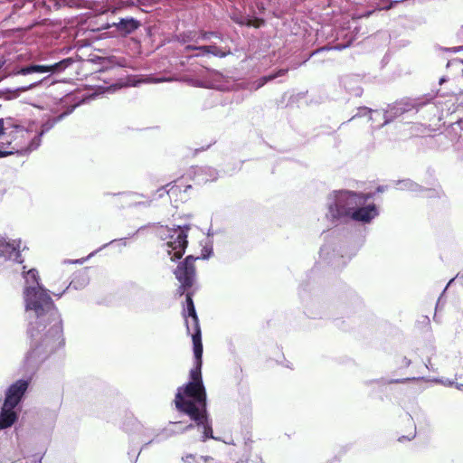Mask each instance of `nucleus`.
Here are the masks:
<instances>
[{
	"instance_id": "0eeeda50",
	"label": "nucleus",
	"mask_w": 463,
	"mask_h": 463,
	"mask_svg": "<svg viewBox=\"0 0 463 463\" xmlns=\"http://www.w3.org/2000/svg\"><path fill=\"white\" fill-rule=\"evenodd\" d=\"M29 384L30 379H19L10 384L5 392L4 402L6 406L16 408L22 402Z\"/></svg>"
},
{
	"instance_id": "79ce46f5",
	"label": "nucleus",
	"mask_w": 463,
	"mask_h": 463,
	"mask_svg": "<svg viewBox=\"0 0 463 463\" xmlns=\"http://www.w3.org/2000/svg\"><path fill=\"white\" fill-rule=\"evenodd\" d=\"M433 320H434V321H436V322H439V321L437 319L436 314L434 315Z\"/></svg>"
},
{
	"instance_id": "39448f33",
	"label": "nucleus",
	"mask_w": 463,
	"mask_h": 463,
	"mask_svg": "<svg viewBox=\"0 0 463 463\" xmlns=\"http://www.w3.org/2000/svg\"><path fill=\"white\" fill-rule=\"evenodd\" d=\"M175 404L179 411L187 414L196 422L197 426L203 428V441H205L207 439H214L212 423L206 412V402H204L203 407L192 402L184 403L181 402V394L178 393L175 399Z\"/></svg>"
},
{
	"instance_id": "72a5a7b5",
	"label": "nucleus",
	"mask_w": 463,
	"mask_h": 463,
	"mask_svg": "<svg viewBox=\"0 0 463 463\" xmlns=\"http://www.w3.org/2000/svg\"><path fill=\"white\" fill-rule=\"evenodd\" d=\"M267 82L263 81V77L259 80L258 88L264 86Z\"/></svg>"
},
{
	"instance_id": "a19ab883",
	"label": "nucleus",
	"mask_w": 463,
	"mask_h": 463,
	"mask_svg": "<svg viewBox=\"0 0 463 463\" xmlns=\"http://www.w3.org/2000/svg\"><path fill=\"white\" fill-rule=\"evenodd\" d=\"M210 252H211V251H209L207 254H203L202 258H203V259H206V258L209 256Z\"/></svg>"
},
{
	"instance_id": "7ed1b4c3",
	"label": "nucleus",
	"mask_w": 463,
	"mask_h": 463,
	"mask_svg": "<svg viewBox=\"0 0 463 463\" xmlns=\"http://www.w3.org/2000/svg\"><path fill=\"white\" fill-rule=\"evenodd\" d=\"M1 137L5 138L3 143L5 148L12 150V155L32 150L39 146V143L34 145L32 130L22 120L14 117L0 118Z\"/></svg>"
},
{
	"instance_id": "cd10ccee",
	"label": "nucleus",
	"mask_w": 463,
	"mask_h": 463,
	"mask_svg": "<svg viewBox=\"0 0 463 463\" xmlns=\"http://www.w3.org/2000/svg\"><path fill=\"white\" fill-rule=\"evenodd\" d=\"M194 454H186L184 455L183 458H182V460L184 462V463H189L190 462V459H194Z\"/></svg>"
},
{
	"instance_id": "2f4dec72",
	"label": "nucleus",
	"mask_w": 463,
	"mask_h": 463,
	"mask_svg": "<svg viewBox=\"0 0 463 463\" xmlns=\"http://www.w3.org/2000/svg\"><path fill=\"white\" fill-rule=\"evenodd\" d=\"M415 437V432L411 436V437H405V436H402L399 439L400 441L403 440V439H408V440H411L413 438Z\"/></svg>"
},
{
	"instance_id": "393cba45",
	"label": "nucleus",
	"mask_w": 463,
	"mask_h": 463,
	"mask_svg": "<svg viewBox=\"0 0 463 463\" xmlns=\"http://www.w3.org/2000/svg\"><path fill=\"white\" fill-rule=\"evenodd\" d=\"M233 21L235 23H237L238 24H241V25H246L247 26V23H248V16H241V17H233L232 18Z\"/></svg>"
},
{
	"instance_id": "412c9836",
	"label": "nucleus",
	"mask_w": 463,
	"mask_h": 463,
	"mask_svg": "<svg viewBox=\"0 0 463 463\" xmlns=\"http://www.w3.org/2000/svg\"><path fill=\"white\" fill-rule=\"evenodd\" d=\"M216 37L218 39H222V35L218 33H215V32H206V31H200V37L203 39V40H208L210 39V37Z\"/></svg>"
},
{
	"instance_id": "ea45409f",
	"label": "nucleus",
	"mask_w": 463,
	"mask_h": 463,
	"mask_svg": "<svg viewBox=\"0 0 463 463\" xmlns=\"http://www.w3.org/2000/svg\"><path fill=\"white\" fill-rule=\"evenodd\" d=\"M454 280H455V279H451V280L447 284V286L445 287V288H444V289H448V288L451 286V284L454 282Z\"/></svg>"
},
{
	"instance_id": "a18cd8bd",
	"label": "nucleus",
	"mask_w": 463,
	"mask_h": 463,
	"mask_svg": "<svg viewBox=\"0 0 463 463\" xmlns=\"http://www.w3.org/2000/svg\"><path fill=\"white\" fill-rule=\"evenodd\" d=\"M62 294H55L56 297L61 298Z\"/></svg>"
},
{
	"instance_id": "4be33fe9",
	"label": "nucleus",
	"mask_w": 463,
	"mask_h": 463,
	"mask_svg": "<svg viewBox=\"0 0 463 463\" xmlns=\"http://www.w3.org/2000/svg\"><path fill=\"white\" fill-rule=\"evenodd\" d=\"M398 104L401 105V109L403 111V113L409 112L414 109V105L411 102L400 101V102H398Z\"/></svg>"
},
{
	"instance_id": "1a4fd4ad",
	"label": "nucleus",
	"mask_w": 463,
	"mask_h": 463,
	"mask_svg": "<svg viewBox=\"0 0 463 463\" xmlns=\"http://www.w3.org/2000/svg\"><path fill=\"white\" fill-rule=\"evenodd\" d=\"M73 63V60L71 58L63 59L62 61L56 62L52 65H28L25 67H22L17 71H14V75H27L30 73L39 72H54L63 71L68 66Z\"/></svg>"
},
{
	"instance_id": "a211bd4d",
	"label": "nucleus",
	"mask_w": 463,
	"mask_h": 463,
	"mask_svg": "<svg viewBox=\"0 0 463 463\" xmlns=\"http://www.w3.org/2000/svg\"><path fill=\"white\" fill-rule=\"evenodd\" d=\"M16 250L18 251L14 243L6 242L5 240L0 239V252L2 254H11Z\"/></svg>"
},
{
	"instance_id": "c9c22d12",
	"label": "nucleus",
	"mask_w": 463,
	"mask_h": 463,
	"mask_svg": "<svg viewBox=\"0 0 463 463\" xmlns=\"http://www.w3.org/2000/svg\"><path fill=\"white\" fill-rule=\"evenodd\" d=\"M455 383H454L453 381H449V380H448V381H446V382L444 383V384H445V385H448V386H453V385L455 386Z\"/></svg>"
},
{
	"instance_id": "f03ea898",
	"label": "nucleus",
	"mask_w": 463,
	"mask_h": 463,
	"mask_svg": "<svg viewBox=\"0 0 463 463\" xmlns=\"http://www.w3.org/2000/svg\"><path fill=\"white\" fill-rule=\"evenodd\" d=\"M194 293V291H186L182 315L184 319L186 332L193 341L194 365L190 371V382L179 387L175 396L180 393L182 402H192L203 407L204 402H206V391L203 383L201 373L203 348L202 343V330L193 299Z\"/></svg>"
},
{
	"instance_id": "49530a36",
	"label": "nucleus",
	"mask_w": 463,
	"mask_h": 463,
	"mask_svg": "<svg viewBox=\"0 0 463 463\" xmlns=\"http://www.w3.org/2000/svg\"><path fill=\"white\" fill-rule=\"evenodd\" d=\"M71 287V283H70V285H68L67 289H69Z\"/></svg>"
},
{
	"instance_id": "dca6fc26",
	"label": "nucleus",
	"mask_w": 463,
	"mask_h": 463,
	"mask_svg": "<svg viewBox=\"0 0 463 463\" xmlns=\"http://www.w3.org/2000/svg\"><path fill=\"white\" fill-rule=\"evenodd\" d=\"M410 380H411L410 378H405V379H385V378H380V379H374V380L367 381L365 383L367 385L375 383V384H377L379 386H383V385L392 384V383H405V382H408Z\"/></svg>"
},
{
	"instance_id": "5701e85b",
	"label": "nucleus",
	"mask_w": 463,
	"mask_h": 463,
	"mask_svg": "<svg viewBox=\"0 0 463 463\" xmlns=\"http://www.w3.org/2000/svg\"><path fill=\"white\" fill-rule=\"evenodd\" d=\"M12 155V150L5 148L3 142L0 144V158Z\"/></svg>"
},
{
	"instance_id": "a878e982",
	"label": "nucleus",
	"mask_w": 463,
	"mask_h": 463,
	"mask_svg": "<svg viewBox=\"0 0 463 463\" xmlns=\"http://www.w3.org/2000/svg\"><path fill=\"white\" fill-rule=\"evenodd\" d=\"M277 78V75H275V73H271L269 75H267V76H263V81L264 82H269L270 80H273Z\"/></svg>"
},
{
	"instance_id": "c03bdc74",
	"label": "nucleus",
	"mask_w": 463,
	"mask_h": 463,
	"mask_svg": "<svg viewBox=\"0 0 463 463\" xmlns=\"http://www.w3.org/2000/svg\"><path fill=\"white\" fill-rule=\"evenodd\" d=\"M40 136H42V133H39V136L37 137L38 141L40 140ZM34 138H36V137Z\"/></svg>"
},
{
	"instance_id": "f257e3e1",
	"label": "nucleus",
	"mask_w": 463,
	"mask_h": 463,
	"mask_svg": "<svg viewBox=\"0 0 463 463\" xmlns=\"http://www.w3.org/2000/svg\"><path fill=\"white\" fill-rule=\"evenodd\" d=\"M30 350L24 362L35 368L64 345L62 320L48 291H24Z\"/></svg>"
},
{
	"instance_id": "6e6552de",
	"label": "nucleus",
	"mask_w": 463,
	"mask_h": 463,
	"mask_svg": "<svg viewBox=\"0 0 463 463\" xmlns=\"http://www.w3.org/2000/svg\"><path fill=\"white\" fill-rule=\"evenodd\" d=\"M447 67L450 75L441 78L439 83L451 81L455 94H463V60H453L448 62Z\"/></svg>"
},
{
	"instance_id": "f704fd0d",
	"label": "nucleus",
	"mask_w": 463,
	"mask_h": 463,
	"mask_svg": "<svg viewBox=\"0 0 463 463\" xmlns=\"http://www.w3.org/2000/svg\"><path fill=\"white\" fill-rule=\"evenodd\" d=\"M455 387H456L458 390H459V391L463 392V383H455Z\"/></svg>"
},
{
	"instance_id": "423d86ee",
	"label": "nucleus",
	"mask_w": 463,
	"mask_h": 463,
	"mask_svg": "<svg viewBox=\"0 0 463 463\" xmlns=\"http://www.w3.org/2000/svg\"><path fill=\"white\" fill-rule=\"evenodd\" d=\"M200 257L194 258L193 255H189L184 259V261L180 263L175 270L176 279L181 283V287L184 288H192L195 280V260Z\"/></svg>"
},
{
	"instance_id": "9b49d317",
	"label": "nucleus",
	"mask_w": 463,
	"mask_h": 463,
	"mask_svg": "<svg viewBox=\"0 0 463 463\" xmlns=\"http://www.w3.org/2000/svg\"><path fill=\"white\" fill-rule=\"evenodd\" d=\"M181 421H169L168 425L156 434L154 440L161 441L163 439H167L173 436L184 433L188 430L194 428L193 424H188L184 427L180 426Z\"/></svg>"
},
{
	"instance_id": "aec40b11",
	"label": "nucleus",
	"mask_w": 463,
	"mask_h": 463,
	"mask_svg": "<svg viewBox=\"0 0 463 463\" xmlns=\"http://www.w3.org/2000/svg\"><path fill=\"white\" fill-rule=\"evenodd\" d=\"M264 20L261 19V18H250L248 17V23H247V26H252V27H255V28H259L260 27L261 25L264 24Z\"/></svg>"
},
{
	"instance_id": "ddd939ff",
	"label": "nucleus",
	"mask_w": 463,
	"mask_h": 463,
	"mask_svg": "<svg viewBox=\"0 0 463 463\" xmlns=\"http://www.w3.org/2000/svg\"><path fill=\"white\" fill-rule=\"evenodd\" d=\"M24 289H45L42 282L39 271L36 269H30L24 271Z\"/></svg>"
},
{
	"instance_id": "4468645a",
	"label": "nucleus",
	"mask_w": 463,
	"mask_h": 463,
	"mask_svg": "<svg viewBox=\"0 0 463 463\" xmlns=\"http://www.w3.org/2000/svg\"><path fill=\"white\" fill-rule=\"evenodd\" d=\"M114 25L121 34L127 35L136 31L140 26V23L134 18L120 19V21L118 24H114Z\"/></svg>"
},
{
	"instance_id": "e433bc0d",
	"label": "nucleus",
	"mask_w": 463,
	"mask_h": 463,
	"mask_svg": "<svg viewBox=\"0 0 463 463\" xmlns=\"http://www.w3.org/2000/svg\"><path fill=\"white\" fill-rule=\"evenodd\" d=\"M403 364H404L405 366H409L411 364V360L406 358V357H404Z\"/></svg>"
},
{
	"instance_id": "c756f323",
	"label": "nucleus",
	"mask_w": 463,
	"mask_h": 463,
	"mask_svg": "<svg viewBox=\"0 0 463 463\" xmlns=\"http://www.w3.org/2000/svg\"><path fill=\"white\" fill-rule=\"evenodd\" d=\"M430 322V318L427 316L422 317V320L420 321V323H422V324H424L426 326H429Z\"/></svg>"
},
{
	"instance_id": "9d476101",
	"label": "nucleus",
	"mask_w": 463,
	"mask_h": 463,
	"mask_svg": "<svg viewBox=\"0 0 463 463\" xmlns=\"http://www.w3.org/2000/svg\"><path fill=\"white\" fill-rule=\"evenodd\" d=\"M187 244V232L178 227L174 231V233L170 236V241L166 243L168 248L174 251L171 260L181 259L184 254Z\"/></svg>"
},
{
	"instance_id": "6ab92c4d",
	"label": "nucleus",
	"mask_w": 463,
	"mask_h": 463,
	"mask_svg": "<svg viewBox=\"0 0 463 463\" xmlns=\"http://www.w3.org/2000/svg\"><path fill=\"white\" fill-rule=\"evenodd\" d=\"M387 114H388V117H390V118H395V117H400L404 113L401 109V105H399L398 102H396L389 109V110L387 111Z\"/></svg>"
},
{
	"instance_id": "2eb2a0df",
	"label": "nucleus",
	"mask_w": 463,
	"mask_h": 463,
	"mask_svg": "<svg viewBox=\"0 0 463 463\" xmlns=\"http://www.w3.org/2000/svg\"><path fill=\"white\" fill-rule=\"evenodd\" d=\"M208 54H212L215 57L224 58L230 54H232L231 49L229 47H218L216 45H209Z\"/></svg>"
},
{
	"instance_id": "7c9ffc66",
	"label": "nucleus",
	"mask_w": 463,
	"mask_h": 463,
	"mask_svg": "<svg viewBox=\"0 0 463 463\" xmlns=\"http://www.w3.org/2000/svg\"><path fill=\"white\" fill-rule=\"evenodd\" d=\"M198 46L195 45H186L184 50L185 51H192V50H197Z\"/></svg>"
},
{
	"instance_id": "4c0bfd02",
	"label": "nucleus",
	"mask_w": 463,
	"mask_h": 463,
	"mask_svg": "<svg viewBox=\"0 0 463 463\" xmlns=\"http://www.w3.org/2000/svg\"><path fill=\"white\" fill-rule=\"evenodd\" d=\"M171 186L169 190L165 191V193L169 194L173 189L174 185H172V183H169L165 185V187Z\"/></svg>"
},
{
	"instance_id": "bb28decb",
	"label": "nucleus",
	"mask_w": 463,
	"mask_h": 463,
	"mask_svg": "<svg viewBox=\"0 0 463 463\" xmlns=\"http://www.w3.org/2000/svg\"><path fill=\"white\" fill-rule=\"evenodd\" d=\"M288 69H279L274 73H275V75H277V78H278V77L286 75L288 73Z\"/></svg>"
},
{
	"instance_id": "c85d7f7f",
	"label": "nucleus",
	"mask_w": 463,
	"mask_h": 463,
	"mask_svg": "<svg viewBox=\"0 0 463 463\" xmlns=\"http://www.w3.org/2000/svg\"><path fill=\"white\" fill-rule=\"evenodd\" d=\"M197 50L202 51L203 53L208 54V52H209V45H202V46H198Z\"/></svg>"
},
{
	"instance_id": "20e7f679",
	"label": "nucleus",
	"mask_w": 463,
	"mask_h": 463,
	"mask_svg": "<svg viewBox=\"0 0 463 463\" xmlns=\"http://www.w3.org/2000/svg\"><path fill=\"white\" fill-rule=\"evenodd\" d=\"M371 197V194H357L353 192H347L342 194L335 203L337 213L334 216H351L354 221L364 222H371L378 215V211L374 204L355 209L357 204H364Z\"/></svg>"
},
{
	"instance_id": "b1692460",
	"label": "nucleus",
	"mask_w": 463,
	"mask_h": 463,
	"mask_svg": "<svg viewBox=\"0 0 463 463\" xmlns=\"http://www.w3.org/2000/svg\"><path fill=\"white\" fill-rule=\"evenodd\" d=\"M445 293H446V291H442L441 295L438 298L437 303H436V311L444 306V304L446 302V300L444 299Z\"/></svg>"
},
{
	"instance_id": "37998d69",
	"label": "nucleus",
	"mask_w": 463,
	"mask_h": 463,
	"mask_svg": "<svg viewBox=\"0 0 463 463\" xmlns=\"http://www.w3.org/2000/svg\"><path fill=\"white\" fill-rule=\"evenodd\" d=\"M342 48H343V47H342V46H339V45H338V46H335V49H337V50H341Z\"/></svg>"
},
{
	"instance_id": "473e14b6",
	"label": "nucleus",
	"mask_w": 463,
	"mask_h": 463,
	"mask_svg": "<svg viewBox=\"0 0 463 463\" xmlns=\"http://www.w3.org/2000/svg\"><path fill=\"white\" fill-rule=\"evenodd\" d=\"M37 85H38V82H35V83H33L30 86L26 87V88H22L21 90L25 91V90H30V89H32V88H33V87H35Z\"/></svg>"
},
{
	"instance_id": "f3484780",
	"label": "nucleus",
	"mask_w": 463,
	"mask_h": 463,
	"mask_svg": "<svg viewBox=\"0 0 463 463\" xmlns=\"http://www.w3.org/2000/svg\"><path fill=\"white\" fill-rule=\"evenodd\" d=\"M177 40L182 43H186L190 42L197 43V33L195 31L184 32L177 35Z\"/></svg>"
},
{
	"instance_id": "f8f14e48",
	"label": "nucleus",
	"mask_w": 463,
	"mask_h": 463,
	"mask_svg": "<svg viewBox=\"0 0 463 463\" xmlns=\"http://www.w3.org/2000/svg\"><path fill=\"white\" fill-rule=\"evenodd\" d=\"M15 409L3 402L0 411V430L9 428L16 421L18 414Z\"/></svg>"
},
{
	"instance_id": "58836bf2",
	"label": "nucleus",
	"mask_w": 463,
	"mask_h": 463,
	"mask_svg": "<svg viewBox=\"0 0 463 463\" xmlns=\"http://www.w3.org/2000/svg\"><path fill=\"white\" fill-rule=\"evenodd\" d=\"M165 187H164V186H163V187H161V188H159V189L157 190V193H159V196H162V195H163V193L165 192Z\"/></svg>"
}]
</instances>
